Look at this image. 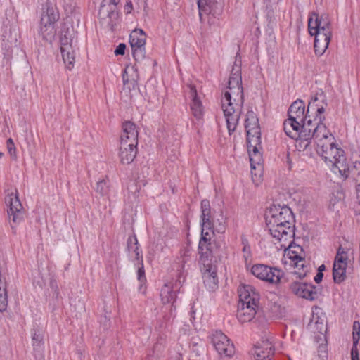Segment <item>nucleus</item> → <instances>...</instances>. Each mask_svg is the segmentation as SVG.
Returning a JSON list of instances; mask_svg holds the SVG:
<instances>
[{"instance_id":"f257e3e1","label":"nucleus","mask_w":360,"mask_h":360,"mask_svg":"<svg viewBox=\"0 0 360 360\" xmlns=\"http://www.w3.org/2000/svg\"><path fill=\"white\" fill-rule=\"evenodd\" d=\"M327 105L326 96L323 91L317 93L309 102V109L316 110L314 140L316 144V151L326 162L331 165L334 172L337 169L340 174L347 176L348 167L345 152L337 147L334 136L324 124L326 117L323 113Z\"/></svg>"},{"instance_id":"f03ea898","label":"nucleus","mask_w":360,"mask_h":360,"mask_svg":"<svg viewBox=\"0 0 360 360\" xmlns=\"http://www.w3.org/2000/svg\"><path fill=\"white\" fill-rule=\"evenodd\" d=\"M221 103L228 131L231 135L236 129L244 103L240 68L236 63L233 66Z\"/></svg>"},{"instance_id":"7ed1b4c3","label":"nucleus","mask_w":360,"mask_h":360,"mask_svg":"<svg viewBox=\"0 0 360 360\" xmlns=\"http://www.w3.org/2000/svg\"><path fill=\"white\" fill-rule=\"evenodd\" d=\"M269 233L276 241L288 242L295 236V219L288 206H273L266 213Z\"/></svg>"},{"instance_id":"20e7f679","label":"nucleus","mask_w":360,"mask_h":360,"mask_svg":"<svg viewBox=\"0 0 360 360\" xmlns=\"http://www.w3.org/2000/svg\"><path fill=\"white\" fill-rule=\"evenodd\" d=\"M191 257V250L188 248H185L180 251V256L175 261L173 268L176 271V281L165 283L160 291V297L164 304L172 303L171 308L174 307V303L176 298V293L179 292L182 283L184 282L186 276V264L190 262Z\"/></svg>"},{"instance_id":"39448f33","label":"nucleus","mask_w":360,"mask_h":360,"mask_svg":"<svg viewBox=\"0 0 360 360\" xmlns=\"http://www.w3.org/2000/svg\"><path fill=\"white\" fill-rule=\"evenodd\" d=\"M239 302L237 318L241 323L252 320L257 313L259 301V294L250 285H240L238 288Z\"/></svg>"},{"instance_id":"423d86ee","label":"nucleus","mask_w":360,"mask_h":360,"mask_svg":"<svg viewBox=\"0 0 360 360\" xmlns=\"http://www.w3.org/2000/svg\"><path fill=\"white\" fill-rule=\"evenodd\" d=\"M58 18V12L52 4L46 2L43 5L37 30L38 34L43 40L51 43L54 39L56 34V23Z\"/></svg>"},{"instance_id":"0eeeda50","label":"nucleus","mask_w":360,"mask_h":360,"mask_svg":"<svg viewBox=\"0 0 360 360\" xmlns=\"http://www.w3.org/2000/svg\"><path fill=\"white\" fill-rule=\"evenodd\" d=\"M198 249L201 263H216L219 245L215 240H211L210 232L201 231Z\"/></svg>"},{"instance_id":"6e6552de","label":"nucleus","mask_w":360,"mask_h":360,"mask_svg":"<svg viewBox=\"0 0 360 360\" xmlns=\"http://www.w3.org/2000/svg\"><path fill=\"white\" fill-rule=\"evenodd\" d=\"M251 273L258 279L274 285L282 283L283 278L282 270L262 264H254Z\"/></svg>"},{"instance_id":"1a4fd4ad","label":"nucleus","mask_w":360,"mask_h":360,"mask_svg":"<svg viewBox=\"0 0 360 360\" xmlns=\"http://www.w3.org/2000/svg\"><path fill=\"white\" fill-rule=\"evenodd\" d=\"M5 202L8 207V214L12 229H15L24 218L22 205L19 200L17 192L11 193L5 198Z\"/></svg>"},{"instance_id":"9d476101","label":"nucleus","mask_w":360,"mask_h":360,"mask_svg":"<svg viewBox=\"0 0 360 360\" xmlns=\"http://www.w3.org/2000/svg\"><path fill=\"white\" fill-rule=\"evenodd\" d=\"M308 29L311 35L321 33L332 35V25L328 15L313 13L308 20Z\"/></svg>"},{"instance_id":"9b49d317","label":"nucleus","mask_w":360,"mask_h":360,"mask_svg":"<svg viewBox=\"0 0 360 360\" xmlns=\"http://www.w3.org/2000/svg\"><path fill=\"white\" fill-rule=\"evenodd\" d=\"M347 260V251L341 246L339 247L333 267V277L335 283H340L346 279Z\"/></svg>"},{"instance_id":"f8f14e48","label":"nucleus","mask_w":360,"mask_h":360,"mask_svg":"<svg viewBox=\"0 0 360 360\" xmlns=\"http://www.w3.org/2000/svg\"><path fill=\"white\" fill-rule=\"evenodd\" d=\"M280 243L281 248L284 249V257L288 258L295 262L294 264L297 268L304 267V258L302 255V248L301 246L293 244V238L288 242L278 241Z\"/></svg>"},{"instance_id":"ddd939ff","label":"nucleus","mask_w":360,"mask_h":360,"mask_svg":"<svg viewBox=\"0 0 360 360\" xmlns=\"http://www.w3.org/2000/svg\"><path fill=\"white\" fill-rule=\"evenodd\" d=\"M212 343L221 356H232L235 353V347L230 343L228 337L221 331H214L212 335Z\"/></svg>"},{"instance_id":"4468645a","label":"nucleus","mask_w":360,"mask_h":360,"mask_svg":"<svg viewBox=\"0 0 360 360\" xmlns=\"http://www.w3.org/2000/svg\"><path fill=\"white\" fill-rule=\"evenodd\" d=\"M245 128L247 133V142L258 144L261 138L259 120L252 110H248L246 114Z\"/></svg>"},{"instance_id":"2eb2a0df","label":"nucleus","mask_w":360,"mask_h":360,"mask_svg":"<svg viewBox=\"0 0 360 360\" xmlns=\"http://www.w3.org/2000/svg\"><path fill=\"white\" fill-rule=\"evenodd\" d=\"M274 346L268 339L257 342L252 349V354L256 360H271L274 355Z\"/></svg>"},{"instance_id":"dca6fc26","label":"nucleus","mask_w":360,"mask_h":360,"mask_svg":"<svg viewBox=\"0 0 360 360\" xmlns=\"http://www.w3.org/2000/svg\"><path fill=\"white\" fill-rule=\"evenodd\" d=\"M201 271L205 286L209 290H214L218 287L217 269L215 264L201 263Z\"/></svg>"},{"instance_id":"f3484780","label":"nucleus","mask_w":360,"mask_h":360,"mask_svg":"<svg viewBox=\"0 0 360 360\" xmlns=\"http://www.w3.org/2000/svg\"><path fill=\"white\" fill-rule=\"evenodd\" d=\"M314 122H309L307 125L303 126L302 133L297 136L293 138L295 139V148L299 151L307 150L311 144V141L314 139Z\"/></svg>"},{"instance_id":"a211bd4d","label":"nucleus","mask_w":360,"mask_h":360,"mask_svg":"<svg viewBox=\"0 0 360 360\" xmlns=\"http://www.w3.org/2000/svg\"><path fill=\"white\" fill-rule=\"evenodd\" d=\"M259 143L260 142L258 143V145H259ZM248 147L250 162L251 174L252 179H254V176L257 177V176H261L262 169V156L258 150L257 144L253 143V142L251 143H248Z\"/></svg>"},{"instance_id":"6ab92c4d","label":"nucleus","mask_w":360,"mask_h":360,"mask_svg":"<svg viewBox=\"0 0 360 360\" xmlns=\"http://www.w3.org/2000/svg\"><path fill=\"white\" fill-rule=\"evenodd\" d=\"M60 52L61 53L77 51V34L73 29H68L60 37Z\"/></svg>"},{"instance_id":"aec40b11","label":"nucleus","mask_w":360,"mask_h":360,"mask_svg":"<svg viewBox=\"0 0 360 360\" xmlns=\"http://www.w3.org/2000/svg\"><path fill=\"white\" fill-rule=\"evenodd\" d=\"M290 288L294 294L302 298L313 300L316 297L315 287L311 284L295 281L290 284Z\"/></svg>"},{"instance_id":"412c9836","label":"nucleus","mask_w":360,"mask_h":360,"mask_svg":"<svg viewBox=\"0 0 360 360\" xmlns=\"http://www.w3.org/2000/svg\"><path fill=\"white\" fill-rule=\"evenodd\" d=\"M314 120L308 119L307 122L298 121L295 118L288 117L283 122V129L287 136L290 138L297 137L303 130V126Z\"/></svg>"},{"instance_id":"4be33fe9","label":"nucleus","mask_w":360,"mask_h":360,"mask_svg":"<svg viewBox=\"0 0 360 360\" xmlns=\"http://www.w3.org/2000/svg\"><path fill=\"white\" fill-rule=\"evenodd\" d=\"M120 142L131 143V145L138 144L139 131L136 125L131 121H124L122 124Z\"/></svg>"},{"instance_id":"5701e85b","label":"nucleus","mask_w":360,"mask_h":360,"mask_svg":"<svg viewBox=\"0 0 360 360\" xmlns=\"http://www.w3.org/2000/svg\"><path fill=\"white\" fill-rule=\"evenodd\" d=\"M112 0H103L98 11L99 20L101 24L109 30H112Z\"/></svg>"},{"instance_id":"b1692460","label":"nucleus","mask_w":360,"mask_h":360,"mask_svg":"<svg viewBox=\"0 0 360 360\" xmlns=\"http://www.w3.org/2000/svg\"><path fill=\"white\" fill-rule=\"evenodd\" d=\"M187 95L191 99V110L192 114L197 119H200L203 115V106L198 97L195 86L191 84L187 85Z\"/></svg>"},{"instance_id":"393cba45","label":"nucleus","mask_w":360,"mask_h":360,"mask_svg":"<svg viewBox=\"0 0 360 360\" xmlns=\"http://www.w3.org/2000/svg\"><path fill=\"white\" fill-rule=\"evenodd\" d=\"M137 145H131V143L120 142L119 158L123 165L131 163L137 154Z\"/></svg>"},{"instance_id":"a878e982","label":"nucleus","mask_w":360,"mask_h":360,"mask_svg":"<svg viewBox=\"0 0 360 360\" xmlns=\"http://www.w3.org/2000/svg\"><path fill=\"white\" fill-rule=\"evenodd\" d=\"M311 110L316 112L315 110H312L311 108L309 109L307 108V113L305 114V105L304 102L302 100H297L294 101L288 109V117L295 118L298 121L307 122L308 112Z\"/></svg>"},{"instance_id":"bb28decb","label":"nucleus","mask_w":360,"mask_h":360,"mask_svg":"<svg viewBox=\"0 0 360 360\" xmlns=\"http://www.w3.org/2000/svg\"><path fill=\"white\" fill-rule=\"evenodd\" d=\"M314 39V51L316 55L322 56L327 49L330 41L332 35L327 34H313Z\"/></svg>"},{"instance_id":"cd10ccee","label":"nucleus","mask_w":360,"mask_h":360,"mask_svg":"<svg viewBox=\"0 0 360 360\" xmlns=\"http://www.w3.org/2000/svg\"><path fill=\"white\" fill-rule=\"evenodd\" d=\"M198 6L200 18H202L203 13H208L212 15L213 16H216L219 15L222 11L221 4L216 3L212 4L210 1L207 4L205 0H198Z\"/></svg>"},{"instance_id":"c85d7f7f","label":"nucleus","mask_w":360,"mask_h":360,"mask_svg":"<svg viewBox=\"0 0 360 360\" xmlns=\"http://www.w3.org/2000/svg\"><path fill=\"white\" fill-rule=\"evenodd\" d=\"M201 227L202 231L210 228V220L212 219L210 201L204 199L201 201Z\"/></svg>"},{"instance_id":"c756f323","label":"nucleus","mask_w":360,"mask_h":360,"mask_svg":"<svg viewBox=\"0 0 360 360\" xmlns=\"http://www.w3.org/2000/svg\"><path fill=\"white\" fill-rule=\"evenodd\" d=\"M127 248L129 257L131 259H136L137 261L142 259V251L139 248L138 240L136 236H130L128 238L127 242Z\"/></svg>"},{"instance_id":"7c9ffc66","label":"nucleus","mask_w":360,"mask_h":360,"mask_svg":"<svg viewBox=\"0 0 360 360\" xmlns=\"http://www.w3.org/2000/svg\"><path fill=\"white\" fill-rule=\"evenodd\" d=\"M210 228L206 229L205 231L211 232L210 234L214 235L215 232L219 233H224L226 229V222L225 217L221 214L219 217L210 220Z\"/></svg>"},{"instance_id":"2f4dec72","label":"nucleus","mask_w":360,"mask_h":360,"mask_svg":"<svg viewBox=\"0 0 360 360\" xmlns=\"http://www.w3.org/2000/svg\"><path fill=\"white\" fill-rule=\"evenodd\" d=\"M1 38L5 42V46L10 48L11 45L17 42L16 30L15 27L4 26L1 29Z\"/></svg>"},{"instance_id":"473e14b6","label":"nucleus","mask_w":360,"mask_h":360,"mask_svg":"<svg viewBox=\"0 0 360 360\" xmlns=\"http://www.w3.org/2000/svg\"><path fill=\"white\" fill-rule=\"evenodd\" d=\"M129 41L131 48L145 46L146 35L142 29H135L129 36Z\"/></svg>"},{"instance_id":"72a5a7b5","label":"nucleus","mask_w":360,"mask_h":360,"mask_svg":"<svg viewBox=\"0 0 360 360\" xmlns=\"http://www.w3.org/2000/svg\"><path fill=\"white\" fill-rule=\"evenodd\" d=\"M241 239V245H242V252H243V257L245 262H248V260L251 257V248L249 244V241L247 238V237L245 235H242L240 237Z\"/></svg>"},{"instance_id":"f704fd0d","label":"nucleus","mask_w":360,"mask_h":360,"mask_svg":"<svg viewBox=\"0 0 360 360\" xmlns=\"http://www.w3.org/2000/svg\"><path fill=\"white\" fill-rule=\"evenodd\" d=\"M76 52L77 51H73L71 52L61 53L63 60L65 63L67 68L69 70H72V68L74 67Z\"/></svg>"},{"instance_id":"c9c22d12","label":"nucleus","mask_w":360,"mask_h":360,"mask_svg":"<svg viewBox=\"0 0 360 360\" xmlns=\"http://www.w3.org/2000/svg\"><path fill=\"white\" fill-rule=\"evenodd\" d=\"M132 49L133 56L136 61L141 62L146 57V48L145 46L134 47Z\"/></svg>"},{"instance_id":"e433bc0d","label":"nucleus","mask_w":360,"mask_h":360,"mask_svg":"<svg viewBox=\"0 0 360 360\" xmlns=\"http://www.w3.org/2000/svg\"><path fill=\"white\" fill-rule=\"evenodd\" d=\"M137 279L141 284L145 283L146 278L145 275V271L143 264V259L139 261L138 269H137Z\"/></svg>"},{"instance_id":"4c0bfd02","label":"nucleus","mask_w":360,"mask_h":360,"mask_svg":"<svg viewBox=\"0 0 360 360\" xmlns=\"http://www.w3.org/2000/svg\"><path fill=\"white\" fill-rule=\"evenodd\" d=\"M353 345H357L360 339V323L355 321L353 323Z\"/></svg>"},{"instance_id":"58836bf2","label":"nucleus","mask_w":360,"mask_h":360,"mask_svg":"<svg viewBox=\"0 0 360 360\" xmlns=\"http://www.w3.org/2000/svg\"><path fill=\"white\" fill-rule=\"evenodd\" d=\"M6 147L8 149V152L11 157L12 159H17V153L16 148L15 146L14 142L11 138H9L6 141Z\"/></svg>"},{"instance_id":"ea45409f","label":"nucleus","mask_w":360,"mask_h":360,"mask_svg":"<svg viewBox=\"0 0 360 360\" xmlns=\"http://www.w3.org/2000/svg\"><path fill=\"white\" fill-rule=\"evenodd\" d=\"M191 349L197 356H200L202 353L204 352V347L202 345L193 342L191 345Z\"/></svg>"},{"instance_id":"a19ab883","label":"nucleus","mask_w":360,"mask_h":360,"mask_svg":"<svg viewBox=\"0 0 360 360\" xmlns=\"http://www.w3.org/2000/svg\"><path fill=\"white\" fill-rule=\"evenodd\" d=\"M43 341V336L39 333H34L32 335V344L34 348L40 347Z\"/></svg>"},{"instance_id":"79ce46f5","label":"nucleus","mask_w":360,"mask_h":360,"mask_svg":"<svg viewBox=\"0 0 360 360\" xmlns=\"http://www.w3.org/2000/svg\"><path fill=\"white\" fill-rule=\"evenodd\" d=\"M319 357L324 360L327 357V347L326 345H320L318 348Z\"/></svg>"},{"instance_id":"37998d69","label":"nucleus","mask_w":360,"mask_h":360,"mask_svg":"<svg viewBox=\"0 0 360 360\" xmlns=\"http://www.w3.org/2000/svg\"><path fill=\"white\" fill-rule=\"evenodd\" d=\"M126 49V45L124 43H120L114 51L115 55H124Z\"/></svg>"},{"instance_id":"c03bdc74","label":"nucleus","mask_w":360,"mask_h":360,"mask_svg":"<svg viewBox=\"0 0 360 360\" xmlns=\"http://www.w3.org/2000/svg\"><path fill=\"white\" fill-rule=\"evenodd\" d=\"M106 183L105 181H98L96 184V191L102 195L105 193V186Z\"/></svg>"},{"instance_id":"a18cd8bd","label":"nucleus","mask_w":360,"mask_h":360,"mask_svg":"<svg viewBox=\"0 0 360 360\" xmlns=\"http://www.w3.org/2000/svg\"><path fill=\"white\" fill-rule=\"evenodd\" d=\"M352 360H359L357 345H353L351 350Z\"/></svg>"},{"instance_id":"49530a36","label":"nucleus","mask_w":360,"mask_h":360,"mask_svg":"<svg viewBox=\"0 0 360 360\" xmlns=\"http://www.w3.org/2000/svg\"><path fill=\"white\" fill-rule=\"evenodd\" d=\"M132 10H133L132 2H131V1L129 0L127 1L126 4L124 7V11L127 14H129L131 13Z\"/></svg>"},{"instance_id":"de8ad7c7","label":"nucleus","mask_w":360,"mask_h":360,"mask_svg":"<svg viewBox=\"0 0 360 360\" xmlns=\"http://www.w3.org/2000/svg\"><path fill=\"white\" fill-rule=\"evenodd\" d=\"M323 277V274L322 272H318L314 277V281L317 283H319Z\"/></svg>"},{"instance_id":"09e8293b","label":"nucleus","mask_w":360,"mask_h":360,"mask_svg":"<svg viewBox=\"0 0 360 360\" xmlns=\"http://www.w3.org/2000/svg\"><path fill=\"white\" fill-rule=\"evenodd\" d=\"M64 4H65V6H69L70 11H72V8L73 7V3L74 0H63Z\"/></svg>"},{"instance_id":"8fccbe9b","label":"nucleus","mask_w":360,"mask_h":360,"mask_svg":"<svg viewBox=\"0 0 360 360\" xmlns=\"http://www.w3.org/2000/svg\"><path fill=\"white\" fill-rule=\"evenodd\" d=\"M50 285H51V288L53 289V290H56L57 289V284H56V282L54 281V280H51V282H50Z\"/></svg>"},{"instance_id":"3c124183","label":"nucleus","mask_w":360,"mask_h":360,"mask_svg":"<svg viewBox=\"0 0 360 360\" xmlns=\"http://www.w3.org/2000/svg\"><path fill=\"white\" fill-rule=\"evenodd\" d=\"M295 274L299 278H302L306 276V272H295Z\"/></svg>"},{"instance_id":"603ef678","label":"nucleus","mask_w":360,"mask_h":360,"mask_svg":"<svg viewBox=\"0 0 360 360\" xmlns=\"http://www.w3.org/2000/svg\"><path fill=\"white\" fill-rule=\"evenodd\" d=\"M326 269V266L324 264H321L319 269H318V272H322Z\"/></svg>"},{"instance_id":"864d4df0","label":"nucleus","mask_w":360,"mask_h":360,"mask_svg":"<svg viewBox=\"0 0 360 360\" xmlns=\"http://www.w3.org/2000/svg\"><path fill=\"white\" fill-rule=\"evenodd\" d=\"M195 313V311L193 310L191 311V321H192V319H195L194 316H193V314Z\"/></svg>"},{"instance_id":"5fc2aeb1","label":"nucleus","mask_w":360,"mask_h":360,"mask_svg":"<svg viewBox=\"0 0 360 360\" xmlns=\"http://www.w3.org/2000/svg\"><path fill=\"white\" fill-rule=\"evenodd\" d=\"M3 155H4V153L0 152V158H2Z\"/></svg>"}]
</instances>
